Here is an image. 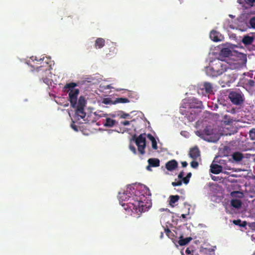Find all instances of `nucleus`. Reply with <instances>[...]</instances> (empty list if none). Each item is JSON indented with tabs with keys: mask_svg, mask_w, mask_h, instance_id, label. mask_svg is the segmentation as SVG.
<instances>
[{
	"mask_svg": "<svg viewBox=\"0 0 255 255\" xmlns=\"http://www.w3.org/2000/svg\"><path fill=\"white\" fill-rule=\"evenodd\" d=\"M77 86L76 83L71 82L66 84L64 86L65 92L69 93V101L72 107H75L78 104L77 97L79 94V90L74 89Z\"/></svg>",
	"mask_w": 255,
	"mask_h": 255,
	"instance_id": "39448f33",
	"label": "nucleus"
},
{
	"mask_svg": "<svg viewBox=\"0 0 255 255\" xmlns=\"http://www.w3.org/2000/svg\"><path fill=\"white\" fill-rule=\"evenodd\" d=\"M181 217H182V218H185L186 217V214H181Z\"/></svg>",
	"mask_w": 255,
	"mask_h": 255,
	"instance_id": "a18cd8bd",
	"label": "nucleus"
},
{
	"mask_svg": "<svg viewBox=\"0 0 255 255\" xmlns=\"http://www.w3.org/2000/svg\"><path fill=\"white\" fill-rule=\"evenodd\" d=\"M71 127L75 130H76V131L78 130V127L74 124V122L71 125Z\"/></svg>",
	"mask_w": 255,
	"mask_h": 255,
	"instance_id": "58836bf2",
	"label": "nucleus"
},
{
	"mask_svg": "<svg viewBox=\"0 0 255 255\" xmlns=\"http://www.w3.org/2000/svg\"><path fill=\"white\" fill-rule=\"evenodd\" d=\"M196 134L197 135L201 137L202 138L208 140V141H215V140L212 139H208L206 136H211L213 134V129L210 126L206 127L202 131H199L198 130ZM211 138V137H210Z\"/></svg>",
	"mask_w": 255,
	"mask_h": 255,
	"instance_id": "1a4fd4ad",
	"label": "nucleus"
},
{
	"mask_svg": "<svg viewBox=\"0 0 255 255\" xmlns=\"http://www.w3.org/2000/svg\"><path fill=\"white\" fill-rule=\"evenodd\" d=\"M222 54L225 56H229L232 53V51L229 48H223L221 50Z\"/></svg>",
	"mask_w": 255,
	"mask_h": 255,
	"instance_id": "cd10ccee",
	"label": "nucleus"
},
{
	"mask_svg": "<svg viewBox=\"0 0 255 255\" xmlns=\"http://www.w3.org/2000/svg\"><path fill=\"white\" fill-rule=\"evenodd\" d=\"M210 38L214 41H220L224 39V36L216 30H212L210 33Z\"/></svg>",
	"mask_w": 255,
	"mask_h": 255,
	"instance_id": "f8f14e48",
	"label": "nucleus"
},
{
	"mask_svg": "<svg viewBox=\"0 0 255 255\" xmlns=\"http://www.w3.org/2000/svg\"><path fill=\"white\" fill-rule=\"evenodd\" d=\"M229 98L231 102L235 105H240L244 102V96L240 93L237 91H233L230 93Z\"/></svg>",
	"mask_w": 255,
	"mask_h": 255,
	"instance_id": "0eeeda50",
	"label": "nucleus"
},
{
	"mask_svg": "<svg viewBox=\"0 0 255 255\" xmlns=\"http://www.w3.org/2000/svg\"><path fill=\"white\" fill-rule=\"evenodd\" d=\"M135 144H136L138 152L141 154L145 153L144 149L146 147L145 134H141L137 137L135 138Z\"/></svg>",
	"mask_w": 255,
	"mask_h": 255,
	"instance_id": "6e6552de",
	"label": "nucleus"
},
{
	"mask_svg": "<svg viewBox=\"0 0 255 255\" xmlns=\"http://www.w3.org/2000/svg\"><path fill=\"white\" fill-rule=\"evenodd\" d=\"M226 69V65L223 64L220 60H215L211 61L208 67L206 68L207 74L210 77H218L225 72Z\"/></svg>",
	"mask_w": 255,
	"mask_h": 255,
	"instance_id": "7ed1b4c3",
	"label": "nucleus"
},
{
	"mask_svg": "<svg viewBox=\"0 0 255 255\" xmlns=\"http://www.w3.org/2000/svg\"><path fill=\"white\" fill-rule=\"evenodd\" d=\"M232 197H242L243 194L241 191H232L231 193Z\"/></svg>",
	"mask_w": 255,
	"mask_h": 255,
	"instance_id": "c85d7f7f",
	"label": "nucleus"
},
{
	"mask_svg": "<svg viewBox=\"0 0 255 255\" xmlns=\"http://www.w3.org/2000/svg\"><path fill=\"white\" fill-rule=\"evenodd\" d=\"M254 38L253 36L246 35L242 38V41L245 45H250L253 43Z\"/></svg>",
	"mask_w": 255,
	"mask_h": 255,
	"instance_id": "dca6fc26",
	"label": "nucleus"
},
{
	"mask_svg": "<svg viewBox=\"0 0 255 255\" xmlns=\"http://www.w3.org/2000/svg\"><path fill=\"white\" fill-rule=\"evenodd\" d=\"M231 204L234 208L239 209L242 206V202L239 199H232L231 201Z\"/></svg>",
	"mask_w": 255,
	"mask_h": 255,
	"instance_id": "412c9836",
	"label": "nucleus"
},
{
	"mask_svg": "<svg viewBox=\"0 0 255 255\" xmlns=\"http://www.w3.org/2000/svg\"><path fill=\"white\" fill-rule=\"evenodd\" d=\"M190 109L186 110L183 108L180 109V113L185 115L188 121L191 122L195 121L196 115L193 109H200L202 106V103L196 99L193 98L190 103Z\"/></svg>",
	"mask_w": 255,
	"mask_h": 255,
	"instance_id": "20e7f679",
	"label": "nucleus"
},
{
	"mask_svg": "<svg viewBox=\"0 0 255 255\" xmlns=\"http://www.w3.org/2000/svg\"><path fill=\"white\" fill-rule=\"evenodd\" d=\"M122 125L123 126H128L130 124V122L128 121H125L121 123Z\"/></svg>",
	"mask_w": 255,
	"mask_h": 255,
	"instance_id": "a19ab883",
	"label": "nucleus"
},
{
	"mask_svg": "<svg viewBox=\"0 0 255 255\" xmlns=\"http://www.w3.org/2000/svg\"><path fill=\"white\" fill-rule=\"evenodd\" d=\"M254 179H255V175L254 177Z\"/></svg>",
	"mask_w": 255,
	"mask_h": 255,
	"instance_id": "3c124183",
	"label": "nucleus"
},
{
	"mask_svg": "<svg viewBox=\"0 0 255 255\" xmlns=\"http://www.w3.org/2000/svg\"><path fill=\"white\" fill-rule=\"evenodd\" d=\"M185 253L187 254V255H190L191 254V251H190V250L189 249V248H187L185 250Z\"/></svg>",
	"mask_w": 255,
	"mask_h": 255,
	"instance_id": "37998d69",
	"label": "nucleus"
},
{
	"mask_svg": "<svg viewBox=\"0 0 255 255\" xmlns=\"http://www.w3.org/2000/svg\"><path fill=\"white\" fill-rule=\"evenodd\" d=\"M148 165L146 169L147 170L151 171V167H157L160 166V160L157 158H150L148 159Z\"/></svg>",
	"mask_w": 255,
	"mask_h": 255,
	"instance_id": "9b49d317",
	"label": "nucleus"
},
{
	"mask_svg": "<svg viewBox=\"0 0 255 255\" xmlns=\"http://www.w3.org/2000/svg\"><path fill=\"white\" fill-rule=\"evenodd\" d=\"M233 159L236 162H240L244 158V155L240 152L236 151L232 155Z\"/></svg>",
	"mask_w": 255,
	"mask_h": 255,
	"instance_id": "6ab92c4d",
	"label": "nucleus"
},
{
	"mask_svg": "<svg viewBox=\"0 0 255 255\" xmlns=\"http://www.w3.org/2000/svg\"><path fill=\"white\" fill-rule=\"evenodd\" d=\"M128 95L129 97L137 99V93L136 92L128 91Z\"/></svg>",
	"mask_w": 255,
	"mask_h": 255,
	"instance_id": "c756f323",
	"label": "nucleus"
},
{
	"mask_svg": "<svg viewBox=\"0 0 255 255\" xmlns=\"http://www.w3.org/2000/svg\"><path fill=\"white\" fill-rule=\"evenodd\" d=\"M254 84V82L253 80H250V84L253 85Z\"/></svg>",
	"mask_w": 255,
	"mask_h": 255,
	"instance_id": "de8ad7c7",
	"label": "nucleus"
},
{
	"mask_svg": "<svg viewBox=\"0 0 255 255\" xmlns=\"http://www.w3.org/2000/svg\"><path fill=\"white\" fill-rule=\"evenodd\" d=\"M250 23L252 28H255V16L253 17L250 19Z\"/></svg>",
	"mask_w": 255,
	"mask_h": 255,
	"instance_id": "7c9ffc66",
	"label": "nucleus"
},
{
	"mask_svg": "<svg viewBox=\"0 0 255 255\" xmlns=\"http://www.w3.org/2000/svg\"><path fill=\"white\" fill-rule=\"evenodd\" d=\"M236 112V110L234 109H232L231 111V113L232 114H234Z\"/></svg>",
	"mask_w": 255,
	"mask_h": 255,
	"instance_id": "49530a36",
	"label": "nucleus"
},
{
	"mask_svg": "<svg viewBox=\"0 0 255 255\" xmlns=\"http://www.w3.org/2000/svg\"><path fill=\"white\" fill-rule=\"evenodd\" d=\"M163 237V232H161L160 238H162Z\"/></svg>",
	"mask_w": 255,
	"mask_h": 255,
	"instance_id": "09e8293b",
	"label": "nucleus"
},
{
	"mask_svg": "<svg viewBox=\"0 0 255 255\" xmlns=\"http://www.w3.org/2000/svg\"><path fill=\"white\" fill-rule=\"evenodd\" d=\"M193 240L191 237H188L185 239L183 238L182 235H180L179 236V240L178 241V243L180 246H184L188 244Z\"/></svg>",
	"mask_w": 255,
	"mask_h": 255,
	"instance_id": "a211bd4d",
	"label": "nucleus"
},
{
	"mask_svg": "<svg viewBox=\"0 0 255 255\" xmlns=\"http://www.w3.org/2000/svg\"><path fill=\"white\" fill-rule=\"evenodd\" d=\"M105 44V40L101 37L97 38L95 42L94 46L96 49L103 48Z\"/></svg>",
	"mask_w": 255,
	"mask_h": 255,
	"instance_id": "2eb2a0df",
	"label": "nucleus"
},
{
	"mask_svg": "<svg viewBox=\"0 0 255 255\" xmlns=\"http://www.w3.org/2000/svg\"><path fill=\"white\" fill-rule=\"evenodd\" d=\"M113 102L109 98H105L104 100V103L105 104H113Z\"/></svg>",
	"mask_w": 255,
	"mask_h": 255,
	"instance_id": "e433bc0d",
	"label": "nucleus"
},
{
	"mask_svg": "<svg viewBox=\"0 0 255 255\" xmlns=\"http://www.w3.org/2000/svg\"><path fill=\"white\" fill-rule=\"evenodd\" d=\"M180 199L178 195H171L169 196V204L173 207V204L177 202Z\"/></svg>",
	"mask_w": 255,
	"mask_h": 255,
	"instance_id": "4be33fe9",
	"label": "nucleus"
},
{
	"mask_svg": "<svg viewBox=\"0 0 255 255\" xmlns=\"http://www.w3.org/2000/svg\"><path fill=\"white\" fill-rule=\"evenodd\" d=\"M233 223L234 225L241 227H245L247 225L246 221H242L240 219L234 220Z\"/></svg>",
	"mask_w": 255,
	"mask_h": 255,
	"instance_id": "5701e85b",
	"label": "nucleus"
},
{
	"mask_svg": "<svg viewBox=\"0 0 255 255\" xmlns=\"http://www.w3.org/2000/svg\"><path fill=\"white\" fill-rule=\"evenodd\" d=\"M237 2L242 5L247 4L250 6H253L255 4V0H238Z\"/></svg>",
	"mask_w": 255,
	"mask_h": 255,
	"instance_id": "aec40b11",
	"label": "nucleus"
},
{
	"mask_svg": "<svg viewBox=\"0 0 255 255\" xmlns=\"http://www.w3.org/2000/svg\"><path fill=\"white\" fill-rule=\"evenodd\" d=\"M128 102H129V100L126 98H117L115 101L113 103V104H116L118 103H128Z\"/></svg>",
	"mask_w": 255,
	"mask_h": 255,
	"instance_id": "b1692460",
	"label": "nucleus"
},
{
	"mask_svg": "<svg viewBox=\"0 0 255 255\" xmlns=\"http://www.w3.org/2000/svg\"><path fill=\"white\" fill-rule=\"evenodd\" d=\"M222 170V167L218 164H212L210 166V171L214 174H218Z\"/></svg>",
	"mask_w": 255,
	"mask_h": 255,
	"instance_id": "f3484780",
	"label": "nucleus"
},
{
	"mask_svg": "<svg viewBox=\"0 0 255 255\" xmlns=\"http://www.w3.org/2000/svg\"><path fill=\"white\" fill-rule=\"evenodd\" d=\"M150 196L149 189L144 187L142 189L135 190L132 195L128 193V191L123 194L120 193L119 199L126 211L139 215L147 211L152 206Z\"/></svg>",
	"mask_w": 255,
	"mask_h": 255,
	"instance_id": "f257e3e1",
	"label": "nucleus"
},
{
	"mask_svg": "<svg viewBox=\"0 0 255 255\" xmlns=\"http://www.w3.org/2000/svg\"><path fill=\"white\" fill-rule=\"evenodd\" d=\"M192 176V173L189 172L187 174L186 176L184 177V178H183V183L185 184H187L190 181V179Z\"/></svg>",
	"mask_w": 255,
	"mask_h": 255,
	"instance_id": "bb28decb",
	"label": "nucleus"
},
{
	"mask_svg": "<svg viewBox=\"0 0 255 255\" xmlns=\"http://www.w3.org/2000/svg\"><path fill=\"white\" fill-rule=\"evenodd\" d=\"M122 119H127L129 116V114L121 112V115H119Z\"/></svg>",
	"mask_w": 255,
	"mask_h": 255,
	"instance_id": "2f4dec72",
	"label": "nucleus"
},
{
	"mask_svg": "<svg viewBox=\"0 0 255 255\" xmlns=\"http://www.w3.org/2000/svg\"><path fill=\"white\" fill-rule=\"evenodd\" d=\"M181 164L182 167H186L188 165L187 161H181Z\"/></svg>",
	"mask_w": 255,
	"mask_h": 255,
	"instance_id": "79ce46f5",
	"label": "nucleus"
},
{
	"mask_svg": "<svg viewBox=\"0 0 255 255\" xmlns=\"http://www.w3.org/2000/svg\"><path fill=\"white\" fill-rule=\"evenodd\" d=\"M32 60L33 61H36L39 62V64H42L41 66L37 67L33 70L34 75L37 76L40 80L49 85L50 83V79L48 78L50 74V69L51 67L50 65V59L48 57H43V58H39L37 59L36 56H32L31 58Z\"/></svg>",
	"mask_w": 255,
	"mask_h": 255,
	"instance_id": "f03ea898",
	"label": "nucleus"
},
{
	"mask_svg": "<svg viewBox=\"0 0 255 255\" xmlns=\"http://www.w3.org/2000/svg\"><path fill=\"white\" fill-rule=\"evenodd\" d=\"M129 148H130V150L133 152V153L136 154V148L134 145H130Z\"/></svg>",
	"mask_w": 255,
	"mask_h": 255,
	"instance_id": "4c0bfd02",
	"label": "nucleus"
},
{
	"mask_svg": "<svg viewBox=\"0 0 255 255\" xmlns=\"http://www.w3.org/2000/svg\"><path fill=\"white\" fill-rule=\"evenodd\" d=\"M178 167V162L175 159L169 160L165 164V168L168 171H173Z\"/></svg>",
	"mask_w": 255,
	"mask_h": 255,
	"instance_id": "ddd939ff",
	"label": "nucleus"
},
{
	"mask_svg": "<svg viewBox=\"0 0 255 255\" xmlns=\"http://www.w3.org/2000/svg\"><path fill=\"white\" fill-rule=\"evenodd\" d=\"M199 164L198 163L197 161H195V160H193V161H191V166L193 168H196L198 167Z\"/></svg>",
	"mask_w": 255,
	"mask_h": 255,
	"instance_id": "f704fd0d",
	"label": "nucleus"
},
{
	"mask_svg": "<svg viewBox=\"0 0 255 255\" xmlns=\"http://www.w3.org/2000/svg\"><path fill=\"white\" fill-rule=\"evenodd\" d=\"M184 172L183 170L181 171L179 173V174L178 175V177L180 180L183 182V178H184Z\"/></svg>",
	"mask_w": 255,
	"mask_h": 255,
	"instance_id": "c9c22d12",
	"label": "nucleus"
},
{
	"mask_svg": "<svg viewBox=\"0 0 255 255\" xmlns=\"http://www.w3.org/2000/svg\"><path fill=\"white\" fill-rule=\"evenodd\" d=\"M147 137L151 141L155 139V138L151 134H148L147 135Z\"/></svg>",
	"mask_w": 255,
	"mask_h": 255,
	"instance_id": "ea45409f",
	"label": "nucleus"
},
{
	"mask_svg": "<svg viewBox=\"0 0 255 255\" xmlns=\"http://www.w3.org/2000/svg\"><path fill=\"white\" fill-rule=\"evenodd\" d=\"M189 156L193 159H197L200 156V151L197 146L191 148L189 153Z\"/></svg>",
	"mask_w": 255,
	"mask_h": 255,
	"instance_id": "4468645a",
	"label": "nucleus"
},
{
	"mask_svg": "<svg viewBox=\"0 0 255 255\" xmlns=\"http://www.w3.org/2000/svg\"><path fill=\"white\" fill-rule=\"evenodd\" d=\"M250 133L251 135L254 134L255 138V128H253L252 129H251L250 131Z\"/></svg>",
	"mask_w": 255,
	"mask_h": 255,
	"instance_id": "c03bdc74",
	"label": "nucleus"
},
{
	"mask_svg": "<svg viewBox=\"0 0 255 255\" xmlns=\"http://www.w3.org/2000/svg\"><path fill=\"white\" fill-rule=\"evenodd\" d=\"M227 117V115H225L224 117V119H226Z\"/></svg>",
	"mask_w": 255,
	"mask_h": 255,
	"instance_id": "8fccbe9b",
	"label": "nucleus"
},
{
	"mask_svg": "<svg viewBox=\"0 0 255 255\" xmlns=\"http://www.w3.org/2000/svg\"><path fill=\"white\" fill-rule=\"evenodd\" d=\"M200 90L205 91V93L206 94H213V85L209 82H205L200 85Z\"/></svg>",
	"mask_w": 255,
	"mask_h": 255,
	"instance_id": "9d476101",
	"label": "nucleus"
},
{
	"mask_svg": "<svg viewBox=\"0 0 255 255\" xmlns=\"http://www.w3.org/2000/svg\"><path fill=\"white\" fill-rule=\"evenodd\" d=\"M116 124V121L110 118H107L106 120V122L104 124L105 127H112L114 126Z\"/></svg>",
	"mask_w": 255,
	"mask_h": 255,
	"instance_id": "393cba45",
	"label": "nucleus"
},
{
	"mask_svg": "<svg viewBox=\"0 0 255 255\" xmlns=\"http://www.w3.org/2000/svg\"><path fill=\"white\" fill-rule=\"evenodd\" d=\"M253 255H255V252L253 254Z\"/></svg>",
	"mask_w": 255,
	"mask_h": 255,
	"instance_id": "603ef678",
	"label": "nucleus"
},
{
	"mask_svg": "<svg viewBox=\"0 0 255 255\" xmlns=\"http://www.w3.org/2000/svg\"><path fill=\"white\" fill-rule=\"evenodd\" d=\"M182 182L181 180H179L177 181H175L172 182L171 184L173 186H181L182 184Z\"/></svg>",
	"mask_w": 255,
	"mask_h": 255,
	"instance_id": "473e14b6",
	"label": "nucleus"
},
{
	"mask_svg": "<svg viewBox=\"0 0 255 255\" xmlns=\"http://www.w3.org/2000/svg\"><path fill=\"white\" fill-rule=\"evenodd\" d=\"M164 232L167 237L170 239L174 243H175V240H174L175 235L174 233L171 232L168 228L164 229Z\"/></svg>",
	"mask_w": 255,
	"mask_h": 255,
	"instance_id": "a878e982",
	"label": "nucleus"
},
{
	"mask_svg": "<svg viewBox=\"0 0 255 255\" xmlns=\"http://www.w3.org/2000/svg\"><path fill=\"white\" fill-rule=\"evenodd\" d=\"M151 145L152 148L156 150L157 149V142L155 139L151 141Z\"/></svg>",
	"mask_w": 255,
	"mask_h": 255,
	"instance_id": "72a5a7b5",
	"label": "nucleus"
},
{
	"mask_svg": "<svg viewBox=\"0 0 255 255\" xmlns=\"http://www.w3.org/2000/svg\"><path fill=\"white\" fill-rule=\"evenodd\" d=\"M86 104V100L83 96L79 98L78 104L74 108L76 109V114L80 118L83 119L85 117L86 113L84 112V107Z\"/></svg>",
	"mask_w": 255,
	"mask_h": 255,
	"instance_id": "423d86ee",
	"label": "nucleus"
}]
</instances>
